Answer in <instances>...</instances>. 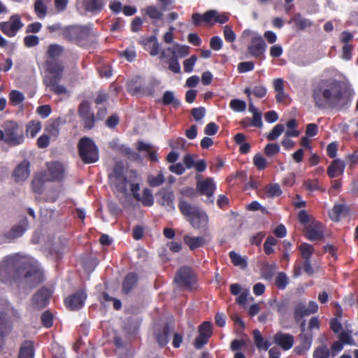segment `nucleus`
<instances>
[{
    "mask_svg": "<svg viewBox=\"0 0 358 358\" xmlns=\"http://www.w3.org/2000/svg\"><path fill=\"white\" fill-rule=\"evenodd\" d=\"M284 125L278 124L271 130V131L267 135L266 138L268 141H274L277 139L284 131Z\"/></svg>",
    "mask_w": 358,
    "mask_h": 358,
    "instance_id": "864d4df0",
    "label": "nucleus"
},
{
    "mask_svg": "<svg viewBox=\"0 0 358 358\" xmlns=\"http://www.w3.org/2000/svg\"><path fill=\"white\" fill-rule=\"evenodd\" d=\"M52 294L50 289L42 287L31 296V307L37 310H43L49 304Z\"/></svg>",
    "mask_w": 358,
    "mask_h": 358,
    "instance_id": "f8f14e48",
    "label": "nucleus"
},
{
    "mask_svg": "<svg viewBox=\"0 0 358 358\" xmlns=\"http://www.w3.org/2000/svg\"><path fill=\"white\" fill-rule=\"evenodd\" d=\"M174 282L178 287L185 290H192L196 283V278L189 266H182L180 268L174 278Z\"/></svg>",
    "mask_w": 358,
    "mask_h": 358,
    "instance_id": "0eeeda50",
    "label": "nucleus"
},
{
    "mask_svg": "<svg viewBox=\"0 0 358 358\" xmlns=\"http://www.w3.org/2000/svg\"><path fill=\"white\" fill-rule=\"evenodd\" d=\"M86 299V292L83 289H80L73 294L69 296L65 299L64 302L69 310L76 311L81 309L84 306Z\"/></svg>",
    "mask_w": 358,
    "mask_h": 358,
    "instance_id": "4468645a",
    "label": "nucleus"
},
{
    "mask_svg": "<svg viewBox=\"0 0 358 358\" xmlns=\"http://www.w3.org/2000/svg\"><path fill=\"white\" fill-rule=\"evenodd\" d=\"M138 275L135 272H130L124 278L122 284V292L124 294H129L137 285Z\"/></svg>",
    "mask_w": 358,
    "mask_h": 358,
    "instance_id": "b1692460",
    "label": "nucleus"
},
{
    "mask_svg": "<svg viewBox=\"0 0 358 358\" xmlns=\"http://www.w3.org/2000/svg\"><path fill=\"white\" fill-rule=\"evenodd\" d=\"M290 22H294L296 27L300 30L312 26V22L308 19L302 17L300 13H296Z\"/></svg>",
    "mask_w": 358,
    "mask_h": 358,
    "instance_id": "a19ab883",
    "label": "nucleus"
},
{
    "mask_svg": "<svg viewBox=\"0 0 358 358\" xmlns=\"http://www.w3.org/2000/svg\"><path fill=\"white\" fill-rule=\"evenodd\" d=\"M24 280L35 287L44 281V273L37 261L18 254L6 257L0 263V281Z\"/></svg>",
    "mask_w": 358,
    "mask_h": 358,
    "instance_id": "f257e3e1",
    "label": "nucleus"
},
{
    "mask_svg": "<svg viewBox=\"0 0 358 358\" xmlns=\"http://www.w3.org/2000/svg\"><path fill=\"white\" fill-rule=\"evenodd\" d=\"M140 43L143 48L152 56H156L159 52V45L155 36H150L143 38Z\"/></svg>",
    "mask_w": 358,
    "mask_h": 358,
    "instance_id": "a878e982",
    "label": "nucleus"
},
{
    "mask_svg": "<svg viewBox=\"0 0 358 358\" xmlns=\"http://www.w3.org/2000/svg\"><path fill=\"white\" fill-rule=\"evenodd\" d=\"M276 270L277 266L275 264H267L262 269L263 275L265 278L270 279L274 275Z\"/></svg>",
    "mask_w": 358,
    "mask_h": 358,
    "instance_id": "338daca9",
    "label": "nucleus"
},
{
    "mask_svg": "<svg viewBox=\"0 0 358 358\" xmlns=\"http://www.w3.org/2000/svg\"><path fill=\"white\" fill-rule=\"evenodd\" d=\"M156 198L157 203L164 206L168 211L175 210V194L170 187L161 188L156 193Z\"/></svg>",
    "mask_w": 358,
    "mask_h": 358,
    "instance_id": "ddd939ff",
    "label": "nucleus"
},
{
    "mask_svg": "<svg viewBox=\"0 0 358 358\" xmlns=\"http://www.w3.org/2000/svg\"><path fill=\"white\" fill-rule=\"evenodd\" d=\"M273 341L283 350H288L294 345V336L289 334L278 331L273 336Z\"/></svg>",
    "mask_w": 358,
    "mask_h": 358,
    "instance_id": "5701e85b",
    "label": "nucleus"
},
{
    "mask_svg": "<svg viewBox=\"0 0 358 358\" xmlns=\"http://www.w3.org/2000/svg\"><path fill=\"white\" fill-rule=\"evenodd\" d=\"M166 52L170 53L172 56L177 55L178 57H185L189 53V47L187 45H181L176 43L173 48H168L166 50L161 52V58L168 57Z\"/></svg>",
    "mask_w": 358,
    "mask_h": 358,
    "instance_id": "bb28decb",
    "label": "nucleus"
},
{
    "mask_svg": "<svg viewBox=\"0 0 358 358\" xmlns=\"http://www.w3.org/2000/svg\"><path fill=\"white\" fill-rule=\"evenodd\" d=\"M145 206H151L154 203V198L151 191L148 188H144L143 191V196L140 200Z\"/></svg>",
    "mask_w": 358,
    "mask_h": 358,
    "instance_id": "603ef678",
    "label": "nucleus"
},
{
    "mask_svg": "<svg viewBox=\"0 0 358 358\" xmlns=\"http://www.w3.org/2000/svg\"><path fill=\"white\" fill-rule=\"evenodd\" d=\"M197 187L201 194L206 195L208 197L210 203H214L213 196L215 190V185L213 183L212 178H208L198 182Z\"/></svg>",
    "mask_w": 358,
    "mask_h": 358,
    "instance_id": "4be33fe9",
    "label": "nucleus"
},
{
    "mask_svg": "<svg viewBox=\"0 0 358 358\" xmlns=\"http://www.w3.org/2000/svg\"><path fill=\"white\" fill-rule=\"evenodd\" d=\"M178 208L194 229L203 230L208 229V217L204 210L182 199L179 201Z\"/></svg>",
    "mask_w": 358,
    "mask_h": 358,
    "instance_id": "20e7f679",
    "label": "nucleus"
},
{
    "mask_svg": "<svg viewBox=\"0 0 358 358\" xmlns=\"http://www.w3.org/2000/svg\"><path fill=\"white\" fill-rule=\"evenodd\" d=\"M310 315L307 307L303 303H299L294 307V318L296 323L300 322L305 316Z\"/></svg>",
    "mask_w": 358,
    "mask_h": 358,
    "instance_id": "f704fd0d",
    "label": "nucleus"
},
{
    "mask_svg": "<svg viewBox=\"0 0 358 358\" xmlns=\"http://www.w3.org/2000/svg\"><path fill=\"white\" fill-rule=\"evenodd\" d=\"M86 10L91 13H99L104 6L103 0H85Z\"/></svg>",
    "mask_w": 358,
    "mask_h": 358,
    "instance_id": "72a5a7b5",
    "label": "nucleus"
},
{
    "mask_svg": "<svg viewBox=\"0 0 358 358\" xmlns=\"http://www.w3.org/2000/svg\"><path fill=\"white\" fill-rule=\"evenodd\" d=\"M162 102L164 106L172 105L176 108L180 106V101L175 98L171 91H166L164 93Z\"/></svg>",
    "mask_w": 358,
    "mask_h": 358,
    "instance_id": "ea45409f",
    "label": "nucleus"
},
{
    "mask_svg": "<svg viewBox=\"0 0 358 358\" xmlns=\"http://www.w3.org/2000/svg\"><path fill=\"white\" fill-rule=\"evenodd\" d=\"M268 303L271 308L275 310L282 316H285L288 312L289 304L287 299L279 301L275 298L269 300Z\"/></svg>",
    "mask_w": 358,
    "mask_h": 358,
    "instance_id": "7c9ffc66",
    "label": "nucleus"
},
{
    "mask_svg": "<svg viewBox=\"0 0 358 358\" xmlns=\"http://www.w3.org/2000/svg\"><path fill=\"white\" fill-rule=\"evenodd\" d=\"M183 241L190 250H194L201 248L207 243L203 236H191L189 235H185L183 236Z\"/></svg>",
    "mask_w": 358,
    "mask_h": 358,
    "instance_id": "c756f323",
    "label": "nucleus"
},
{
    "mask_svg": "<svg viewBox=\"0 0 358 358\" xmlns=\"http://www.w3.org/2000/svg\"><path fill=\"white\" fill-rule=\"evenodd\" d=\"M299 250L303 259H310L315 252L314 247L312 245L306 243H303L301 244L299 246Z\"/></svg>",
    "mask_w": 358,
    "mask_h": 358,
    "instance_id": "49530a36",
    "label": "nucleus"
},
{
    "mask_svg": "<svg viewBox=\"0 0 358 358\" xmlns=\"http://www.w3.org/2000/svg\"><path fill=\"white\" fill-rule=\"evenodd\" d=\"M9 99L11 103L19 104L24 99L23 94L17 90H12L9 94Z\"/></svg>",
    "mask_w": 358,
    "mask_h": 358,
    "instance_id": "774afa93",
    "label": "nucleus"
},
{
    "mask_svg": "<svg viewBox=\"0 0 358 358\" xmlns=\"http://www.w3.org/2000/svg\"><path fill=\"white\" fill-rule=\"evenodd\" d=\"M46 182L49 181L45 172L36 175L31 183L32 191L37 194H41L44 191V184Z\"/></svg>",
    "mask_w": 358,
    "mask_h": 358,
    "instance_id": "c85d7f7f",
    "label": "nucleus"
},
{
    "mask_svg": "<svg viewBox=\"0 0 358 358\" xmlns=\"http://www.w3.org/2000/svg\"><path fill=\"white\" fill-rule=\"evenodd\" d=\"M345 94L344 85L334 78L322 79L312 86V98L320 109L341 110Z\"/></svg>",
    "mask_w": 358,
    "mask_h": 358,
    "instance_id": "f03ea898",
    "label": "nucleus"
},
{
    "mask_svg": "<svg viewBox=\"0 0 358 358\" xmlns=\"http://www.w3.org/2000/svg\"><path fill=\"white\" fill-rule=\"evenodd\" d=\"M124 168L122 162H118L115 164L113 170V176L115 180L121 179L122 178L125 177L124 175Z\"/></svg>",
    "mask_w": 358,
    "mask_h": 358,
    "instance_id": "0e129e2a",
    "label": "nucleus"
},
{
    "mask_svg": "<svg viewBox=\"0 0 358 358\" xmlns=\"http://www.w3.org/2000/svg\"><path fill=\"white\" fill-rule=\"evenodd\" d=\"M213 14V13L212 12H208V10L204 13L203 15H201L199 13H194L192 15V23L195 26H199L201 24V22L210 24V18L212 17Z\"/></svg>",
    "mask_w": 358,
    "mask_h": 358,
    "instance_id": "58836bf2",
    "label": "nucleus"
},
{
    "mask_svg": "<svg viewBox=\"0 0 358 358\" xmlns=\"http://www.w3.org/2000/svg\"><path fill=\"white\" fill-rule=\"evenodd\" d=\"M126 87L127 92L133 96H152L154 94L153 86H145L143 78L139 76L129 80L126 83Z\"/></svg>",
    "mask_w": 358,
    "mask_h": 358,
    "instance_id": "9d476101",
    "label": "nucleus"
},
{
    "mask_svg": "<svg viewBox=\"0 0 358 358\" xmlns=\"http://www.w3.org/2000/svg\"><path fill=\"white\" fill-rule=\"evenodd\" d=\"M61 117H57L52 121V122L47 126L46 131L52 136H57L59 133V127L64 123Z\"/></svg>",
    "mask_w": 358,
    "mask_h": 358,
    "instance_id": "37998d69",
    "label": "nucleus"
},
{
    "mask_svg": "<svg viewBox=\"0 0 358 358\" xmlns=\"http://www.w3.org/2000/svg\"><path fill=\"white\" fill-rule=\"evenodd\" d=\"M48 2L49 0H35L34 11L38 18L43 19L45 17L48 11L46 3Z\"/></svg>",
    "mask_w": 358,
    "mask_h": 358,
    "instance_id": "4c0bfd02",
    "label": "nucleus"
},
{
    "mask_svg": "<svg viewBox=\"0 0 358 358\" xmlns=\"http://www.w3.org/2000/svg\"><path fill=\"white\" fill-rule=\"evenodd\" d=\"M313 220V218L306 210H301L299 212L298 214V220L299 222L306 227V225L309 224Z\"/></svg>",
    "mask_w": 358,
    "mask_h": 358,
    "instance_id": "052dcab7",
    "label": "nucleus"
},
{
    "mask_svg": "<svg viewBox=\"0 0 358 358\" xmlns=\"http://www.w3.org/2000/svg\"><path fill=\"white\" fill-rule=\"evenodd\" d=\"M249 342L248 339H234L230 344V349L233 352H238L243 348L246 347L247 343Z\"/></svg>",
    "mask_w": 358,
    "mask_h": 358,
    "instance_id": "bf43d9fd",
    "label": "nucleus"
},
{
    "mask_svg": "<svg viewBox=\"0 0 358 358\" xmlns=\"http://www.w3.org/2000/svg\"><path fill=\"white\" fill-rule=\"evenodd\" d=\"M28 228V221L24 218L18 224L13 225L10 230L3 234L4 238L9 241H13L21 237Z\"/></svg>",
    "mask_w": 358,
    "mask_h": 358,
    "instance_id": "aec40b11",
    "label": "nucleus"
},
{
    "mask_svg": "<svg viewBox=\"0 0 358 358\" xmlns=\"http://www.w3.org/2000/svg\"><path fill=\"white\" fill-rule=\"evenodd\" d=\"M47 178L49 182L61 181L64 176V169L60 162L47 163Z\"/></svg>",
    "mask_w": 358,
    "mask_h": 358,
    "instance_id": "a211bd4d",
    "label": "nucleus"
},
{
    "mask_svg": "<svg viewBox=\"0 0 358 358\" xmlns=\"http://www.w3.org/2000/svg\"><path fill=\"white\" fill-rule=\"evenodd\" d=\"M136 148L140 152H143V151L147 152L148 154L149 159L152 162H158L157 150L154 149L153 146L151 144L146 143L142 141H139L137 143Z\"/></svg>",
    "mask_w": 358,
    "mask_h": 358,
    "instance_id": "2f4dec72",
    "label": "nucleus"
},
{
    "mask_svg": "<svg viewBox=\"0 0 358 358\" xmlns=\"http://www.w3.org/2000/svg\"><path fill=\"white\" fill-rule=\"evenodd\" d=\"M11 318L18 320L20 318V315L17 310L5 301L2 303V307L0 308V351L3 343V338L10 329L9 323Z\"/></svg>",
    "mask_w": 358,
    "mask_h": 358,
    "instance_id": "423d86ee",
    "label": "nucleus"
},
{
    "mask_svg": "<svg viewBox=\"0 0 358 358\" xmlns=\"http://www.w3.org/2000/svg\"><path fill=\"white\" fill-rule=\"evenodd\" d=\"M229 106L236 112H243L246 109V103L241 99H234L230 101Z\"/></svg>",
    "mask_w": 358,
    "mask_h": 358,
    "instance_id": "5fc2aeb1",
    "label": "nucleus"
},
{
    "mask_svg": "<svg viewBox=\"0 0 358 358\" xmlns=\"http://www.w3.org/2000/svg\"><path fill=\"white\" fill-rule=\"evenodd\" d=\"M186 145V140L182 137L171 139L169 141V146L173 150H183Z\"/></svg>",
    "mask_w": 358,
    "mask_h": 358,
    "instance_id": "13d9d810",
    "label": "nucleus"
},
{
    "mask_svg": "<svg viewBox=\"0 0 358 358\" xmlns=\"http://www.w3.org/2000/svg\"><path fill=\"white\" fill-rule=\"evenodd\" d=\"M199 334L210 338L213 334V325L210 322H202L198 329Z\"/></svg>",
    "mask_w": 358,
    "mask_h": 358,
    "instance_id": "09e8293b",
    "label": "nucleus"
},
{
    "mask_svg": "<svg viewBox=\"0 0 358 358\" xmlns=\"http://www.w3.org/2000/svg\"><path fill=\"white\" fill-rule=\"evenodd\" d=\"M229 256L231 259V263L236 266H239L241 268L245 269L247 266V260L245 258L242 257L239 254L236 253L235 251H231L229 253Z\"/></svg>",
    "mask_w": 358,
    "mask_h": 358,
    "instance_id": "79ce46f5",
    "label": "nucleus"
},
{
    "mask_svg": "<svg viewBox=\"0 0 358 358\" xmlns=\"http://www.w3.org/2000/svg\"><path fill=\"white\" fill-rule=\"evenodd\" d=\"M41 129V123L39 121L32 120L27 125L26 133L31 138H34Z\"/></svg>",
    "mask_w": 358,
    "mask_h": 358,
    "instance_id": "a18cd8bd",
    "label": "nucleus"
},
{
    "mask_svg": "<svg viewBox=\"0 0 358 358\" xmlns=\"http://www.w3.org/2000/svg\"><path fill=\"white\" fill-rule=\"evenodd\" d=\"M165 181V178L162 172L158 173L157 176L150 175L148 178V183L152 187H159Z\"/></svg>",
    "mask_w": 358,
    "mask_h": 358,
    "instance_id": "8fccbe9b",
    "label": "nucleus"
},
{
    "mask_svg": "<svg viewBox=\"0 0 358 358\" xmlns=\"http://www.w3.org/2000/svg\"><path fill=\"white\" fill-rule=\"evenodd\" d=\"M197 61V56L192 55L189 58L183 62L184 71L185 73H191L193 71L194 66Z\"/></svg>",
    "mask_w": 358,
    "mask_h": 358,
    "instance_id": "680f3d73",
    "label": "nucleus"
},
{
    "mask_svg": "<svg viewBox=\"0 0 358 358\" xmlns=\"http://www.w3.org/2000/svg\"><path fill=\"white\" fill-rule=\"evenodd\" d=\"M44 65L48 74L43 78V85L57 95L68 94L66 87L59 84L64 71L62 62L59 59H46Z\"/></svg>",
    "mask_w": 358,
    "mask_h": 358,
    "instance_id": "7ed1b4c3",
    "label": "nucleus"
},
{
    "mask_svg": "<svg viewBox=\"0 0 358 358\" xmlns=\"http://www.w3.org/2000/svg\"><path fill=\"white\" fill-rule=\"evenodd\" d=\"M78 152L82 162L87 164L96 163L99 159V148L90 137L84 136L80 138Z\"/></svg>",
    "mask_w": 358,
    "mask_h": 358,
    "instance_id": "39448f33",
    "label": "nucleus"
},
{
    "mask_svg": "<svg viewBox=\"0 0 358 358\" xmlns=\"http://www.w3.org/2000/svg\"><path fill=\"white\" fill-rule=\"evenodd\" d=\"M78 114L83 122V127L87 129H92L95 126L96 117L91 109L90 103L87 100H83L78 106Z\"/></svg>",
    "mask_w": 358,
    "mask_h": 358,
    "instance_id": "9b49d317",
    "label": "nucleus"
},
{
    "mask_svg": "<svg viewBox=\"0 0 358 358\" xmlns=\"http://www.w3.org/2000/svg\"><path fill=\"white\" fill-rule=\"evenodd\" d=\"M266 47V43L263 38L260 35H255L252 38L247 50L251 56L255 58H262L264 55Z\"/></svg>",
    "mask_w": 358,
    "mask_h": 358,
    "instance_id": "dca6fc26",
    "label": "nucleus"
},
{
    "mask_svg": "<svg viewBox=\"0 0 358 358\" xmlns=\"http://www.w3.org/2000/svg\"><path fill=\"white\" fill-rule=\"evenodd\" d=\"M29 166V162L24 159L15 167L13 172V177L15 182H24L29 178L30 174Z\"/></svg>",
    "mask_w": 358,
    "mask_h": 358,
    "instance_id": "412c9836",
    "label": "nucleus"
},
{
    "mask_svg": "<svg viewBox=\"0 0 358 358\" xmlns=\"http://www.w3.org/2000/svg\"><path fill=\"white\" fill-rule=\"evenodd\" d=\"M208 12H212L213 16L210 18V23L214 24L215 22L220 24H224L229 20V14L227 13H219L215 10H209Z\"/></svg>",
    "mask_w": 358,
    "mask_h": 358,
    "instance_id": "c03bdc74",
    "label": "nucleus"
},
{
    "mask_svg": "<svg viewBox=\"0 0 358 358\" xmlns=\"http://www.w3.org/2000/svg\"><path fill=\"white\" fill-rule=\"evenodd\" d=\"M23 26L19 15H13L8 22H0V30L7 36L13 37Z\"/></svg>",
    "mask_w": 358,
    "mask_h": 358,
    "instance_id": "f3484780",
    "label": "nucleus"
},
{
    "mask_svg": "<svg viewBox=\"0 0 358 358\" xmlns=\"http://www.w3.org/2000/svg\"><path fill=\"white\" fill-rule=\"evenodd\" d=\"M41 323L43 327L50 328L53 325V315L50 310L43 312L41 317Z\"/></svg>",
    "mask_w": 358,
    "mask_h": 358,
    "instance_id": "6e6d98bb",
    "label": "nucleus"
},
{
    "mask_svg": "<svg viewBox=\"0 0 358 358\" xmlns=\"http://www.w3.org/2000/svg\"><path fill=\"white\" fill-rule=\"evenodd\" d=\"M90 34V29L85 26H69L63 31V38L69 41L81 45L86 41Z\"/></svg>",
    "mask_w": 358,
    "mask_h": 358,
    "instance_id": "6e6552de",
    "label": "nucleus"
},
{
    "mask_svg": "<svg viewBox=\"0 0 358 358\" xmlns=\"http://www.w3.org/2000/svg\"><path fill=\"white\" fill-rule=\"evenodd\" d=\"M353 38V34L348 31H343L340 35V41L343 44L342 47V58L345 60H350L352 59V51L354 46L350 44V42Z\"/></svg>",
    "mask_w": 358,
    "mask_h": 358,
    "instance_id": "6ab92c4d",
    "label": "nucleus"
},
{
    "mask_svg": "<svg viewBox=\"0 0 358 358\" xmlns=\"http://www.w3.org/2000/svg\"><path fill=\"white\" fill-rule=\"evenodd\" d=\"M64 48L59 44H50L48 47L46 55L48 57L47 59H58V58L62 55Z\"/></svg>",
    "mask_w": 358,
    "mask_h": 358,
    "instance_id": "e433bc0d",
    "label": "nucleus"
},
{
    "mask_svg": "<svg viewBox=\"0 0 358 358\" xmlns=\"http://www.w3.org/2000/svg\"><path fill=\"white\" fill-rule=\"evenodd\" d=\"M5 143L10 146H17L24 141L22 129L14 121H7L3 126Z\"/></svg>",
    "mask_w": 358,
    "mask_h": 358,
    "instance_id": "1a4fd4ad",
    "label": "nucleus"
},
{
    "mask_svg": "<svg viewBox=\"0 0 358 358\" xmlns=\"http://www.w3.org/2000/svg\"><path fill=\"white\" fill-rule=\"evenodd\" d=\"M288 284L289 278L286 273L284 272H280L275 280V286L278 287V289L283 290L287 287Z\"/></svg>",
    "mask_w": 358,
    "mask_h": 358,
    "instance_id": "3c124183",
    "label": "nucleus"
},
{
    "mask_svg": "<svg viewBox=\"0 0 358 358\" xmlns=\"http://www.w3.org/2000/svg\"><path fill=\"white\" fill-rule=\"evenodd\" d=\"M145 14L152 20H160L163 13L155 6H149L145 9Z\"/></svg>",
    "mask_w": 358,
    "mask_h": 358,
    "instance_id": "de8ad7c7",
    "label": "nucleus"
},
{
    "mask_svg": "<svg viewBox=\"0 0 358 358\" xmlns=\"http://www.w3.org/2000/svg\"><path fill=\"white\" fill-rule=\"evenodd\" d=\"M324 227L319 221L313 220L311 222L305 227V235L308 240L320 241L324 238Z\"/></svg>",
    "mask_w": 358,
    "mask_h": 358,
    "instance_id": "2eb2a0df",
    "label": "nucleus"
},
{
    "mask_svg": "<svg viewBox=\"0 0 358 358\" xmlns=\"http://www.w3.org/2000/svg\"><path fill=\"white\" fill-rule=\"evenodd\" d=\"M34 343L25 341L22 344L17 358H34Z\"/></svg>",
    "mask_w": 358,
    "mask_h": 358,
    "instance_id": "473e14b6",
    "label": "nucleus"
},
{
    "mask_svg": "<svg viewBox=\"0 0 358 358\" xmlns=\"http://www.w3.org/2000/svg\"><path fill=\"white\" fill-rule=\"evenodd\" d=\"M301 344L303 345L306 349H310L313 342L312 333H301L299 336Z\"/></svg>",
    "mask_w": 358,
    "mask_h": 358,
    "instance_id": "e2e57ef3",
    "label": "nucleus"
},
{
    "mask_svg": "<svg viewBox=\"0 0 358 358\" xmlns=\"http://www.w3.org/2000/svg\"><path fill=\"white\" fill-rule=\"evenodd\" d=\"M169 69L175 73H180V65L178 62V58L177 55H171L168 60Z\"/></svg>",
    "mask_w": 358,
    "mask_h": 358,
    "instance_id": "4d7b16f0",
    "label": "nucleus"
},
{
    "mask_svg": "<svg viewBox=\"0 0 358 358\" xmlns=\"http://www.w3.org/2000/svg\"><path fill=\"white\" fill-rule=\"evenodd\" d=\"M170 333L171 328L168 323H166L162 329H159L154 333L155 338L160 347L163 348L168 344Z\"/></svg>",
    "mask_w": 358,
    "mask_h": 358,
    "instance_id": "cd10ccee",
    "label": "nucleus"
},
{
    "mask_svg": "<svg viewBox=\"0 0 358 358\" xmlns=\"http://www.w3.org/2000/svg\"><path fill=\"white\" fill-rule=\"evenodd\" d=\"M345 168V163L340 159H336L331 162L327 167V173L330 178L342 176Z\"/></svg>",
    "mask_w": 358,
    "mask_h": 358,
    "instance_id": "393cba45",
    "label": "nucleus"
},
{
    "mask_svg": "<svg viewBox=\"0 0 358 358\" xmlns=\"http://www.w3.org/2000/svg\"><path fill=\"white\" fill-rule=\"evenodd\" d=\"M253 163L258 170L264 169L267 164L266 159L259 153H257L254 156Z\"/></svg>",
    "mask_w": 358,
    "mask_h": 358,
    "instance_id": "69168bd1",
    "label": "nucleus"
},
{
    "mask_svg": "<svg viewBox=\"0 0 358 358\" xmlns=\"http://www.w3.org/2000/svg\"><path fill=\"white\" fill-rule=\"evenodd\" d=\"M254 341L256 347L259 350H266L271 345L269 341L265 340L258 329L253 331Z\"/></svg>",
    "mask_w": 358,
    "mask_h": 358,
    "instance_id": "c9c22d12",
    "label": "nucleus"
}]
</instances>
